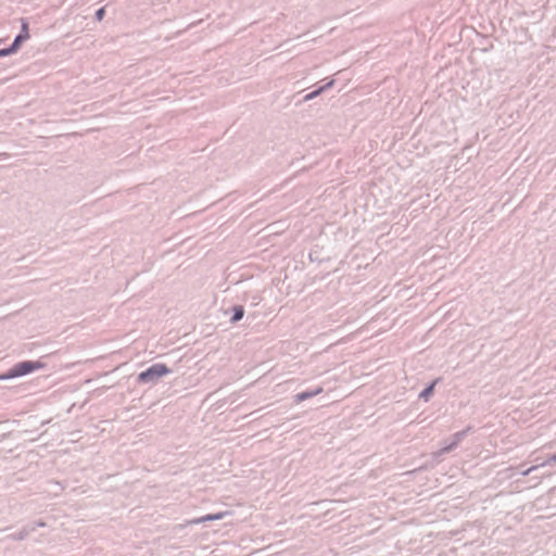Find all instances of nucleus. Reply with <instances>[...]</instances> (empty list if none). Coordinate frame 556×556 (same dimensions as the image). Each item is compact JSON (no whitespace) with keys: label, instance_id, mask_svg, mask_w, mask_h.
I'll use <instances>...</instances> for the list:
<instances>
[{"label":"nucleus","instance_id":"obj_1","mask_svg":"<svg viewBox=\"0 0 556 556\" xmlns=\"http://www.w3.org/2000/svg\"><path fill=\"white\" fill-rule=\"evenodd\" d=\"M39 363L25 362L21 363L4 375H0V381L11 380L30 374L33 370L40 368Z\"/></svg>","mask_w":556,"mask_h":556},{"label":"nucleus","instance_id":"obj_2","mask_svg":"<svg viewBox=\"0 0 556 556\" xmlns=\"http://www.w3.org/2000/svg\"><path fill=\"white\" fill-rule=\"evenodd\" d=\"M169 372V369L164 364H155L149 367L147 370L141 372L138 376L139 381L141 382H153L159 378L166 376Z\"/></svg>","mask_w":556,"mask_h":556},{"label":"nucleus","instance_id":"obj_3","mask_svg":"<svg viewBox=\"0 0 556 556\" xmlns=\"http://www.w3.org/2000/svg\"><path fill=\"white\" fill-rule=\"evenodd\" d=\"M29 38V33H28V24L25 20L22 21L21 23V33L20 35H17L13 41V45L18 48L20 43L22 41H25Z\"/></svg>","mask_w":556,"mask_h":556},{"label":"nucleus","instance_id":"obj_4","mask_svg":"<svg viewBox=\"0 0 556 556\" xmlns=\"http://www.w3.org/2000/svg\"><path fill=\"white\" fill-rule=\"evenodd\" d=\"M224 516V514H216V515H207V516H204L202 518H199L194 521H192V523H202V522H206V521H214V520H219L222 519Z\"/></svg>","mask_w":556,"mask_h":556},{"label":"nucleus","instance_id":"obj_5","mask_svg":"<svg viewBox=\"0 0 556 556\" xmlns=\"http://www.w3.org/2000/svg\"><path fill=\"white\" fill-rule=\"evenodd\" d=\"M16 50H17V48L12 43L9 48L0 50V58L7 56V55L13 53Z\"/></svg>","mask_w":556,"mask_h":556},{"label":"nucleus","instance_id":"obj_6","mask_svg":"<svg viewBox=\"0 0 556 556\" xmlns=\"http://www.w3.org/2000/svg\"><path fill=\"white\" fill-rule=\"evenodd\" d=\"M432 390H433V384H430L421 393H420V397L425 399V400H428V397L431 395L432 393Z\"/></svg>","mask_w":556,"mask_h":556},{"label":"nucleus","instance_id":"obj_7","mask_svg":"<svg viewBox=\"0 0 556 556\" xmlns=\"http://www.w3.org/2000/svg\"><path fill=\"white\" fill-rule=\"evenodd\" d=\"M323 90H324V88H320V89H318V90H316V91H314V92H312V93L307 94V96L305 97V100H312V99H314V98H315V97H317V96H318Z\"/></svg>","mask_w":556,"mask_h":556},{"label":"nucleus","instance_id":"obj_8","mask_svg":"<svg viewBox=\"0 0 556 556\" xmlns=\"http://www.w3.org/2000/svg\"><path fill=\"white\" fill-rule=\"evenodd\" d=\"M551 463H556V454L552 456L549 459H547L545 463H543L542 466H545Z\"/></svg>","mask_w":556,"mask_h":556},{"label":"nucleus","instance_id":"obj_9","mask_svg":"<svg viewBox=\"0 0 556 556\" xmlns=\"http://www.w3.org/2000/svg\"><path fill=\"white\" fill-rule=\"evenodd\" d=\"M536 468H538V466H532L529 469H527L526 471H523L521 475L522 476H527L528 473H530L531 471L535 470Z\"/></svg>","mask_w":556,"mask_h":556},{"label":"nucleus","instance_id":"obj_10","mask_svg":"<svg viewBox=\"0 0 556 556\" xmlns=\"http://www.w3.org/2000/svg\"><path fill=\"white\" fill-rule=\"evenodd\" d=\"M241 317H242V311H238V312H236V314L233 316V320H239Z\"/></svg>","mask_w":556,"mask_h":556},{"label":"nucleus","instance_id":"obj_11","mask_svg":"<svg viewBox=\"0 0 556 556\" xmlns=\"http://www.w3.org/2000/svg\"><path fill=\"white\" fill-rule=\"evenodd\" d=\"M102 14H103V10L101 9V10H99V11L97 12V16H98V18H101V17H102Z\"/></svg>","mask_w":556,"mask_h":556}]
</instances>
